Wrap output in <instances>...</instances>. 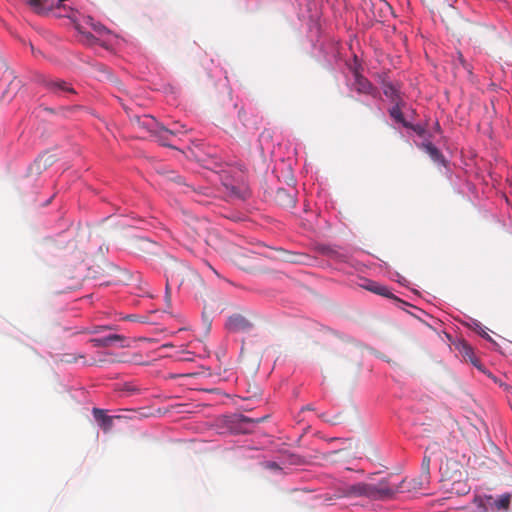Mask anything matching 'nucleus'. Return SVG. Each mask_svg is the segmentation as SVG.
<instances>
[{"mask_svg": "<svg viewBox=\"0 0 512 512\" xmlns=\"http://www.w3.org/2000/svg\"><path fill=\"white\" fill-rule=\"evenodd\" d=\"M400 103L401 102L395 103V105L389 110V114L397 123H401L406 128H411L412 125L404 119Z\"/></svg>", "mask_w": 512, "mask_h": 512, "instance_id": "15", "label": "nucleus"}, {"mask_svg": "<svg viewBox=\"0 0 512 512\" xmlns=\"http://www.w3.org/2000/svg\"><path fill=\"white\" fill-rule=\"evenodd\" d=\"M26 1L37 13H44L46 11H50L55 6L54 1H52V0H26Z\"/></svg>", "mask_w": 512, "mask_h": 512, "instance_id": "12", "label": "nucleus"}, {"mask_svg": "<svg viewBox=\"0 0 512 512\" xmlns=\"http://www.w3.org/2000/svg\"><path fill=\"white\" fill-rule=\"evenodd\" d=\"M370 291L382 296L391 297L390 291L385 286H375V288H370Z\"/></svg>", "mask_w": 512, "mask_h": 512, "instance_id": "19", "label": "nucleus"}, {"mask_svg": "<svg viewBox=\"0 0 512 512\" xmlns=\"http://www.w3.org/2000/svg\"><path fill=\"white\" fill-rule=\"evenodd\" d=\"M403 492L402 487L389 482L388 478L380 480L377 484L356 483L343 489V497H366L371 500H383Z\"/></svg>", "mask_w": 512, "mask_h": 512, "instance_id": "1", "label": "nucleus"}, {"mask_svg": "<svg viewBox=\"0 0 512 512\" xmlns=\"http://www.w3.org/2000/svg\"><path fill=\"white\" fill-rule=\"evenodd\" d=\"M243 421H246V422H253V420H252V419H250V418H248V417H244V418H243Z\"/></svg>", "mask_w": 512, "mask_h": 512, "instance_id": "26", "label": "nucleus"}, {"mask_svg": "<svg viewBox=\"0 0 512 512\" xmlns=\"http://www.w3.org/2000/svg\"><path fill=\"white\" fill-rule=\"evenodd\" d=\"M176 182L179 184V185H182L184 187L183 189V192L184 193H188L189 190L191 191H194L189 185L185 184L184 180L182 177L178 176L176 178Z\"/></svg>", "mask_w": 512, "mask_h": 512, "instance_id": "20", "label": "nucleus"}, {"mask_svg": "<svg viewBox=\"0 0 512 512\" xmlns=\"http://www.w3.org/2000/svg\"><path fill=\"white\" fill-rule=\"evenodd\" d=\"M125 337L118 334H111L103 338H93L90 340V343L93 347H109L114 345L115 343L124 342Z\"/></svg>", "mask_w": 512, "mask_h": 512, "instance_id": "10", "label": "nucleus"}, {"mask_svg": "<svg viewBox=\"0 0 512 512\" xmlns=\"http://www.w3.org/2000/svg\"><path fill=\"white\" fill-rule=\"evenodd\" d=\"M365 10L371 20L384 22L391 14L392 8L385 0H369L365 1Z\"/></svg>", "mask_w": 512, "mask_h": 512, "instance_id": "3", "label": "nucleus"}, {"mask_svg": "<svg viewBox=\"0 0 512 512\" xmlns=\"http://www.w3.org/2000/svg\"><path fill=\"white\" fill-rule=\"evenodd\" d=\"M431 447H427L422 459L421 463V474L418 479L406 480L403 479L398 486L402 487L403 492L411 491V490H420L426 486L430 481V463H431V455L433 452L429 451Z\"/></svg>", "mask_w": 512, "mask_h": 512, "instance_id": "2", "label": "nucleus"}, {"mask_svg": "<svg viewBox=\"0 0 512 512\" xmlns=\"http://www.w3.org/2000/svg\"><path fill=\"white\" fill-rule=\"evenodd\" d=\"M274 201L277 205L283 208L291 209L296 204V197L294 193L288 191L287 189L279 188L275 192Z\"/></svg>", "mask_w": 512, "mask_h": 512, "instance_id": "7", "label": "nucleus"}, {"mask_svg": "<svg viewBox=\"0 0 512 512\" xmlns=\"http://www.w3.org/2000/svg\"><path fill=\"white\" fill-rule=\"evenodd\" d=\"M423 148L434 162L442 163L444 161L441 152L432 143L423 144Z\"/></svg>", "mask_w": 512, "mask_h": 512, "instance_id": "16", "label": "nucleus"}, {"mask_svg": "<svg viewBox=\"0 0 512 512\" xmlns=\"http://www.w3.org/2000/svg\"><path fill=\"white\" fill-rule=\"evenodd\" d=\"M353 85L360 93L370 94L373 89L371 83L358 73H355V82Z\"/></svg>", "mask_w": 512, "mask_h": 512, "instance_id": "13", "label": "nucleus"}, {"mask_svg": "<svg viewBox=\"0 0 512 512\" xmlns=\"http://www.w3.org/2000/svg\"><path fill=\"white\" fill-rule=\"evenodd\" d=\"M170 346H171L170 344H164V345L162 346V348H166V347H170Z\"/></svg>", "mask_w": 512, "mask_h": 512, "instance_id": "28", "label": "nucleus"}, {"mask_svg": "<svg viewBox=\"0 0 512 512\" xmlns=\"http://www.w3.org/2000/svg\"><path fill=\"white\" fill-rule=\"evenodd\" d=\"M375 286H379L377 283L375 282H372L370 283L369 285L366 286V289H368L370 291V288H375Z\"/></svg>", "mask_w": 512, "mask_h": 512, "instance_id": "24", "label": "nucleus"}, {"mask_svg": "<svg viewBox=\"0 0 512 512\" xmlns=\"http://www.w3.org/2000/svg\"><path fill=\"white\" fill-rule=\"evenodd\" d=\"M84 35L90 43H92L95 40V37L91 33H86Z\"/></svg>", "mask_w": 512, "mask_h": 512, "instance_id": "23", "label": "nucleus"}, {"mask_svg": "<svg viewBox=\"0 0 512 512\" xmlns=\"http://www.w3.org/2000/svg\"><path fill=\"white\" fill-rule=\"evenodd\" d=\"M491 506L499 511H506L509 508L511 501V494L505 493L500 495L497 499H493L491 496L488 498Z\"/></svg>", "mask_w": 512, "mask_h": 512, "instance_id": "11", "label": "nucleus"}, {"mask_svg": "<svg viewBox=\"0 0 512 512\" xmlns=\"http://www.w3.org/2000/svg\"><path fill=\"white\" fill-rule=\"evenodd\" d=\"M184 132V125L180 123L175 122L171 125V127H166L161 124L159 143L163 146L173 147L172 140Z\"/></svg>", "mask_w": 512, "mask_h": 512, "instance_id": "5", "label": "nucleus"}, {"mask_svg": "<svg viewBox=\"0 0 512 512\" xmlns=\"http://www.w3.org/2000/svg\"><path fill=\"white\" fill-rule=\"evenodd\" d=\"M92 413L104 432H108L112 429L115 418H120V416H108L105 414L104 410L99 408H93Z\"/></svg>", "mask_w": 512, "mask_h": 512, "instance_id": "8", "label": "nucleus"}, {"mask_svg": "<svg viewBox=\"0 0 512 512\" xmlns=\"http://www.w3.org/2000/svg\"><path fill=\"white\" fill-rule=\"evenodd\" d=\"M172 277L170 278L169 276H166V300L167 301H170V294H169V286H170V282L172 281Z\"/></svg>", "mask_w": 512, "mask_h": 512, "instance_id": "22", "label": "nucleus"}, {"mask_svg": "<svg viewBox=\"0 0 512 512\" xmlns=\"http://www.w3.org/2000/svg\"><path fill=\"white\" fill-rule=\"evenodd\" d=\"M105 327H96L95 330L91 331V333H98L100 330L104 329Z\"/></svg>", "mask_w": 512, "mask_h": 512, "instance_id": "25", "label": "nucleus"}, {"mask_svg": "<svg viewBox=\"0 0 512 512\" xmlns=\"http://www.w3.org/2000/svg\"><path fill=\"white\" fill-rule=\"evenodd\" d=\"M127 390H128L129 392H134V391H135V389H134V388H132V387H130V386H128V387H127Z\"/></svg>", "mask_w": 512, "mask_h": 512, "instance_id": "27", "label": "nucleus"}, {"mask_svg": "<svg viewBox=\"0 0 512 512\" xmlns=\"http://www.w3.org/2000/svg\"><path fill=\"white\" fill-rule=\"evenodd\" d=\"M225 327L233 333L248 332L253 328V322L247 315L237 312L228 317Z\"/></svg>", "mask_w": 512, "mask_h": 512, "instance_id": "4", "label": "nucleus"}, {"mask_svg": "<svg viewBox=\"0 0 512 512\" xmlns=\"http://www.w3.org/2000/svg\"><path fill=\"white\" fill-rule=\"evenodd\" d=\"M44 87L51 93L63 96L65 94H76V91L70 83L62 79L47 78L43 80Z\"/></svg>", "mask_w": 512, "mask_h": 512, "instance_id": "6", "label": "nucleus"}, {"mask_svg": "<svg viewBox=\"0 0 512 512\" xmlns=\"http://www.w3.org/2000/svg\"><path fill=\"white\" fill-rule=\"evenodd\" d=\"M304 409L311 410L310 406L305 407Z\"/></svg>", "mask_w": 512, "mask_h": 512, "instance_id": "29", "label": "nucleus"}, {"mask_svg": "<svg viewBox=\"0 0 512 512\" xmlns=\"http://www.w3.org/2000/svg\"><path fill=\"white\" fill-rule=\"evenodd\" d=\"M383 93L393 103L401 102L399 91L392 83H390V82L383 83Z\"/></svg>", "mask_w": 512, "mask_h": 512, "instance_id": "14", "label": "nucleus"}, {"mask_svg": "<svg viewBox=\"0 0 512 512\" xmlns=\"http://www.w3.org/2000/svg\"><path fill=\"white\" fill-rule=\"evenodd\" d=\"M458 61L464 69H466L469 73H471L470 66H469V64H467V62L465 61V59L463 58L461 53H458Z\"/></svg>", "mask_w": 512, "mask_h": 512, "instance_id": "21", "label": "nucleus"}, {"mask_svg": "<svg viewBox=\"0 0 512 512\" xmlns=\"http://www.w3.org/2000/svg\"><path fill=\"white\" fill-rule=\"evenodd\" d=\"M139 126L147 130L159 142L161 123L151 116H144L142 120L138 119Z\"/></svg>", "mask_w": 512, "mask_h": 512, "instance_id": "9", "label": "nucleus"}, {"mask_svg": "<svg viewBox=\"0 0 512 512\" xmlns=\"http://www.w3.org/2000/svg\"><path fill=\"white\" fill-rule=\"evenodd\" d=\"M461 353L465 360H469L475 367L481 368L479 360L475 357L473 349L468 344L462 345Z\"/></svg>", "mask_w": 512, "mask_h": 512, "instance_id": "17", "label": "nucleus"}, {"mask_svg": "<svg viewBox=\"0 0 512 512\" xmlns=\"http://www.w3.org/2000/svg\"><path fill=\"white\" fill-rule=\"evenodd\" d=\"M56 161L54 155L44 154L35 161L37 170L41 171L51 166Z\"/></svg>", "mask_w": 512, "mask_h": 512, "instance_id": "18", "label": "nucleus"}]
</instances>
